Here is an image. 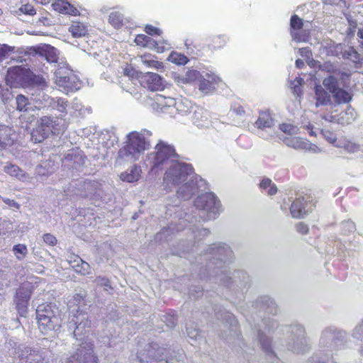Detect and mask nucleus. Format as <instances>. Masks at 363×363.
<instances>
[{
  "label": "nucleus",
  "mask_w": 363,
  "mask_h": 363,
  "mask_svg": "<svg viewBox=\"0 0 363 363\" xmlns=\"http://www.w3.org/2000/svg\"><path fill=\"white\" fill-rule=\"evenodd\" d=\"M108 22L115 28H119L123 23V15L118 11H113L109 15Z\"/></svg>",
  "instance_id": "44"
},
{
  "label": "nucleus",
  "mask_w": 363,
  "mask_h": 363,
  "mask_svg": "<svg viewBox=\"0 0 363 363\" xmlns=\"http://www.w3.org/2000/svg\"><path fill=\"white\" fill-rule=\"evenodd\" d=\"M69 31L74 38L85 36L87 33L86 26L80 22H73L69 28Z\"/></svg>",
  "instance_id": "37"
},
{
  "label": "nucleus",
  "mask_w": 363,
  "mask_h": 363,
  "mask_svg": "<svg viewBox=\"0 0 363 363\" xmlns=\"http://www.w3.org/2000/svg\"><path fill=\"white\" fill-rule=\"evenodd\" d=\"M290 338L287 342V349L294 353L303 354L309 349L304 328L298 324L289 328Z\"/></svg>",
  "instance_id": "13"
},
{
  "label": "nucleus",
  "mask_w": 363,
  "mask_h": 363,
  "mask_svg": "<svg viewBox=\"0 0 363 363\" xmlns=\"http://www.w3.org/2000/svg\"><path fill=\"white\" fill-rule=\"evenodd\" d=\"M283 142L286 146L296 150L308 151L314 153L320 152V148L317 145L300 137H286L283 139Z\"/></svg>",
  "instance_id": "20"
},
{
  "label": "nucleus",
  "mask_w": 363,
  "mask_h": 363,
  "mask_svg": "<svg viewBox=\"0 0 363 363\" xmlns=\"http://www.w3.org/2000/svg\"><path fill=\"white\" fill-rule=\"evenodd\" d=\"M61 130L59 128L58 119L51 116H43L40 121L36 129L32 133V140L35 143H40L51 133H58Z\"/></svg>",
  "instance_id": "16"
},
{
  "label": "nucleus",
  "mask_w": 363,
  "mask_h": 363,
  "mask_svg": "<svg viewBox=\"0 0 363 363\" xmlns=\"http://www.w3.org/2000/svg\"><path fill=\"white\" fill-rule=\"evenodd\" d=\"M151 136L152 133L146 129L129 133L126 135L125 145L118 152L116 162L121 165L139 160L144 152L150 147Z\"/></svg>",
  "instance_id": "2"
},
{
  "label": "nucleus",
  "mask_w": 363,
  "mask_h": 363,
  "mask_svg": "<svg viewBox=\"0 0 363 363\" xmlns=\"http://www.w3.org/2000/svg\"><path fill=\"white\" fill-rule=\"evenodd\" d=\"M68 107H69L68 101L65 99H63L61 97H55L53 99V101L50 106V109L56 110L59 113H61L63 114H67L68 113Z\"/></svg>",
  "instance_id": "36"
},
{
  "label": "nucleus",
  "mask_w": 363,
  "mask_h": 363,
  "mask_svg": "<svg viewBox=\"0 0 363 363\" xmlns=\"http://www.w3.org/2000/svg\"><path fill=\"white\" fill-rule=\"evenodd\" d=\"M343 147L350 153H355L359 150L360 145L353 141H347L345 143Z\"/></svg>",
  "instance_id": "56"
},
{
  "label": "nucleus",
  "mask_w": 363,
  "mask_h": 363,
  "mask_svg": "<svg viewBox=\"0 0 363 363\" xmlns=\"http://www.w3.org/2000/svg\"><path fill=\"white\" fill-rule=\"evenodd\" d=\"M140 61L144 65L147 66V67H152L157 70L163 68L162 63L157 60H155V59L151 57L150 55H144L141 56Z\"/></svg>",
  "instance_id": "41"
},
{
  "label": "nucleus",
  "mask_w": 363,
  "mask_h": 363,
  "mask_svg": "<svg viewBox=\"0 0 363 363\" xmlns=\"http://www.w3.org/2000/svg\"><path fill=\"white\" fill-rule=\"evenodd\" d=\"M217 316L218 318H223V314H218ZM223 319L225 320L227 323H229L230 327L232 328V330L236 331L238 327V321L233 314L228 312H225Z\"/></svg>",
  "instance_id": "50"
},
{
  "label": "nucleus",
  "mask_w": 363,
  "mask_h": 363,
  "mask_svg": "<svg viewBox=\"0 0 363 363\" xmlns=\"http://www.w3.org/2000/svg\"><path fill=\"white\" fill-rule=\"evenodd\" d=\"M16 14L21 15L22 13L27 14L29 16H34L36 12L33 6L30 4H26L22 5L18 11H14Z\"/></svg>",
  "instance_id": "54"
},
{
  "label": "nucleus",
  "mask_w": 363,
  "mask_h": 363,
  "mask_svg": "<svg viewBox=\"0 0 363 363\" xmlns=\"http://www.w3.org/2000/svg\"><path fill=\"white\" fill-rule=\"evenodd\" d=\"M307 201L303 196L297 197L291 203L290 207V212L291 216L294 218H301L307 213L306 206Z\"/></svg>",
  "instance_id": "28"
},
{
  "label": "nucleus",
  "mask_w": 363,
  "mask_h": 363,
  "mask_svg": "<svg viewBox=\"0 0 363 363\" xmlns=\"http://www.w3.org/2000/svg\"><path fill=\"white\" fill-rule=\"evenodd\" d=\"M347 333L333 328H326L322 333L319 342V350L329 354L333 358L335 352L344 347L347 341Z\"/></svg>",
  "instance_id": "6"
},
{
  "label": "nucleus",
  "mask_w": 363,
  "mask_h": 363,
  "mask_svg": "<svg viewBox=\"0 0 363 363\" xmlns=\"http://www.w3.org/2000/svg\"><path fill=\"white\" fill-rule=\"evenodd\" d=\"M66 363H97V357L94 352L93 343L90 341H82L76 352L71 355Z\"/></svg>",
  "instance_id": "17"
},
{
  "label": "nucleus",
  "mask_w": 363,
  "mask_h": 363,
  "mask_svg": "<svg viewBox=\"0 0 363 363\" xmlns=\"http://www.w3.org/2000/svg\"><path fill=\"white\" fill-rule=\"evenodd\" d=\"M145 32L148 35H160L162 33V31L159 28H155L150 25H147L145 27Z\"/></svg>",
  "instance_id": "61"
},
{
  "label": "nucleus",
  "mask_w": 363,
  "mask_h": 363,
  "mask_svg": "<svg viewBox=\"0 0 363 363\" xmlns=\"http://www.w3.org/2000/svg\"><path fill=\"white\" fill-rule=\"evenodd\" d=\"M290 25L292 38L294 40H304V36L306 35L302 34L301 35L299 33H297V30H300V28L303 27L305 22H303V20L296 15H294L291 18Z\"/></svg>",
  "instance_id": "32"
},
{
  "label": "nucleus",
  "mask_w": 363,
  "mask_h": 363,
  "mask_svg": "<svg viewBox=\"0 0 363 363\" xmlns=\"http://www.w3.org/2000/svg\"><path fill=\"white\" fill-rule=\"evenodd\" d=\"M193 173V168L191 164L178 160L172 162L167 167L164 175L163 180L165 187L171 189L179 186L182 183L186 182Z\"/></svg>",
  "instance_id": "7"
},
{
  "label": "nucleus",
  "mask_w": 363,
  "mask_h": 363,
  "mask_svg": "<svg viewBox=\"0 0 363 363\" xmlns=\"http://www.w3.org/2000/svg\"><path fill=\"white\" fill-rule=\"evenodd\" d=\"M321 48L328 55L336 56L348 60L357 65L363 60L361 55L352 47H347L341 43H336L332 40L327 39L322 42Z\"/></svg>",
  "instance_id": "12"
},
{
  "label": "nucleus",
  "mask_w": 363,
  "mask_h": 363,
  "mask_svg": "<svg viewBox=\"0 0 363 363\" xmlns=\"http://www.w3.org/2000/svg\"><path fill=\"white\" fill-rule=\"evenodd\" d=\"M55 83L59 89L64 93L77 91L81 83L78 77L71 70L67 63L62 61L55 71Z\"/></svg>",
  "instance_id": "9"
},
{
  "label": "nucleus",
  "mask_w": 363,
  "mask_h": 363,
  "mask_svg": "<svg viewBox=\"0 0 363 363\" xmlns=\"http://www.w3.org/2000/svg\"><path fill=\"white\" fill-rule=\"evenodd\" d=\"M351 335L354 339L363 342V320L354 328Z\"/></svg>",
  "instance_id": "52"
},
{
  "label": "nucleus",
  "mask_w": 363,
  "mask_h": 363,
  "mask_svg": "<svg viewBox=\"0 0 363 363\" xmlns=\"http://www.w3.org/2000/svg\"><path fill=\"white\" fill-rule=\"evenodd\" d=\"M259 189L268 196H273L277 192V187L270 179L264 178L259 183Z\"/></svg>",
  "instance_id": "35"
},
{
  "label": "nucleus",
  "mask_w": 363,
  "mask_h": 363,
  "mask_svg": "<svg viewBox=\"0 0 363 363\" xmlns=\"http://www.w3.org/2000/svg\"><path fill=\"white\" fill-rule=\"evenodd\" d=\"M191 121L199 128H208L211 125L209 113L201 108H196L194 110Z\"/></svg>",
  "instance_id": "24"
},
{
  "label": "nucleus",
  "mask_w": 363,
  "mask_h": 363,
  "mask_svg": "<svg viewBox=\"0 0 363 363\" xmlns=\"http://www.w3.org/2000/svg\"><path fill=\"white\" fill-rule=\"evenodd\" d=\"M167 60L177 65H186L189 60L186 56L177 52H172L168 57Z\"/></svg>",
  "instance_id": "43"
},
{
  "label": "nucleus",
  "mask_w": 363,
  "mask_h": 363,
  "mask_svg": "<svg viewBox=\"0 0 363 363\" xmlns=\"http://www.w3.org/2000/svg\"><path fill=\"white\" fill-rule=\"evenodd\" d=\"M164 349L159 347L157 345H150L147 352H140L138 358L140 363H167L164 361Z\"/></svg>",
  "instance_id": "19"
},
{
  "label": "nucleus",
  "mask_w": 363,
  "mask_h": 363,
  "mask_svg": "<svg viewBox=\"0 0 363 363\" xmlns=\"http://www.w3.org/2000/svg\"><path fill=\"white\" fill-rule=\"evenodd\" d=\"M208 269L222 284L229 288L235 285L241 290L247 287L249 279L247 273L243 271L232 273L228 269V264L233 259V252L227 244H213L208 247Z\"/></svg>",
  "instance_id": "1"
},
{
  "label": "nucleus",
  "mask_w": 363,
  "mask_h": 363,
  "mask_svg": "<svg viewBox=\"0 0 363 363\" xmlns=\"http://www.w3.org/2000/svg\"><path fill=\"white\" fill-rule=\"evenodd\" d=\"M3 170L11 177H16L21 182H27L29 179V176L28 174L24 172L18 166L11 163H6L4 166Z\"/></svg>",
  "instance_id": "29"
},
{
  "label": "nucleus",
  "mask_w": 363,
  "mask_h": 363,
  "mask_svg": "<svg viewBox=\"0 0 363 363\" xmlns=\"http://www.w3.org/2000/svg\"><path fill=\"white\" fill-rule=\"evenodd\" d=\"M15 52V47L7 44H0V63L8 58L11 53Z\"/></svg>",
  "instance_id": "47"
},
{
  "label": "nucleus",
  "mask_w": 363,
  "mask_h": 363,
  "mask_svg": "<svg viewBox=\"0 0 363 363\" xmlns=\"http://www.w3.org/2000/svg\"><path fill=\"white\" fill-rule=\"evenodd\" d=\"M85 110L81 102L75 99L73 100L71 106L68 107V113L74 117H78L84 115Z\"/></svg>",
  "instance_id": "40"
},
{
  "label": "nucleus",
  "mask_w": 363,
  "mask_h": 363,
  "mask_svg": "<svg viewBox=\"0 0 363 363\" xmlns=\"http://www.w3.org/2000/svg\"><path fill=\"white\" fill-rule=\"evenodd\" d=\"M2 201L6 204L8 205L10 208H16V209H18L19 208V204L16 202L14 200H12V199H8V198H3V197H1Z\"/></svg>",
  "instance_id": "63"
},
{
  "label": "nucleus",
  "mask_w": 363,
  "mask_h": 363,
  "mask_svg": "<svg viewBox=\"0 0 363 363\" xmlns=\"http://www.w3.org/2000/svg\"><path fill=\"white\" fill-rule=\"evenodd\" d=\"M196 81L199 82V89L203 94H208L214 89L213 85L218 83L219 78L213 74L206 73L205 76L201 74V78L197 79Z\"/></svg>",
  "instance_id": "26"
},
{
  "label": "nucleus",
  "mask_w": 363,
  "mask_h": 363,
  "mask_svg": "<svg viewBox=\"0 0 363 363\" xmlns=\"http://www.w3.org/2000/svg\"><path fill=\"white\" fill-rule=\"evenodd\" d=\"M16 109L19 111L27 112L32 109L31 103L28 99L22 94H19L16 98Z\"/></svg>",
  "instance_id": "39"
},
{
  "label": "nucleus",
  "mask_w": 363,
  "mask_h": 363,
  "mask_svg": "<svg viewBox=\"0 0 363 363\" xmlns=\"http://www.w3.org/2000/svg\"><path fill=\"white\" fill-rule=\"evenodd\" d=\"M178 155L171 145L160 140L155 145L154 150L147 154L145 164L150 167L151 172H157L159 170L167 167L172 162L177 161Z\"/></svg>",
  "instance_id": "4"
},
{
  "label": "nucleus",
  "mask_w": 363,
  "mask_h": 363,
  "mask_svg": "<svg viewBox=\"0 0 363 363\" xmlns=\"http://www.w3.org/2000/svg\"><path fill=\"white\" fill-rule=\"evenodd\" d=\"M264 309L269 313H277V306L274 301L268 297H264Z\"/></svg>",
  "instance_id": "55"
},
{
  "label": "nucleus",
  "mask_w": 363,
  "mask_h": 363,
  "mask_svg": "<svg viewBox=\"0 0 363 363\" xmlns=\"http://www.w3.org/2000/svg\"><path fill=\"white\" fill-rule=\"evenodd\" d=\"M95 282L98 285H101V286H105L106 287V290H107L108 288H111L109 281L107 279L104 278V277H97L95 279Z\"/></svg>",
  "instance_id": "62"
},
{
  "label": "nucleus",
  "mask_w": 363,
  "mask_h": 363,
  "mask_svg": "<svg viewBox=\"0 0 363 363\" xmlns=\"http://www.w3.org/2000/svg\"><path fill=\"white\" fill-rule=\"evenodd\" d=\"M303 80L301 78L296 77L291 84L294 94L298 96L301 92V84Z\"/></svg>",
  "instance_id": "58"
},
{
  "label": "nucleus",
  "mask_w": 363,
  "mask_h": 363,
  "mask_svg": "<svg viewBox=\"0 0 363 363\" xmlns=\"http://www.w3.org/2000/svg\"><path fill=\"white\" fill-rule=\"evenodd\" d=\"M319 67L320 69L326 71L329 73H335L337 70V67L329 62H326L323 65H320Z\"/></svg>",
  "instance_id": "59"
},
{
  "label": "nucleus",
  "mask_w": 363,
  "mask_h": 363,
  "mask_svg": "<svg viewBox=\"0 0 363 363\" xmlns=\"http://www.w3.org/2000/svg\"><path fill=\"white\" fill-rule=\"evenodd\" d=\"M342 230L345 235H347L355 230V224L351 220H347L342 223Z\"/></svg>",
  "instance_id": "57"
},
{
  "label": "nucleus",
  "mask_w": 363,
  "mask_h": 363,
  "mask_svg": "<svg viewBox=\"0 0 363 363\" xmlns=\"http://www.w3.org/2000/svg\"><path fill=\"white\" fill-rule=\"evenodd\" d=\"M13 346L11 354H13V363H60L57 359H45L39 351L33 350L23 345H18L16 342H9Z\"/></svg>",
  "instance_id": "10"
},
{
  "label": "nucleus",
  "mask_w": 363,
  "mask_h": 363,
  "mask_svg": "<svg viewBox=\"0 0 363 363\" xmlns=\"http://www.w3.org/2000/svg\"><path fill=\"white\" fill-rule=\"evenodd\" d=\"M206 189V181L193 173L186 182L177 186V195L183 200H189L193 195Z\"/></svg>",
  "instance_id": "15"
},
{
  "label": "nucleus",
  "mask_w": 363,
  "mask_h": 363,
  "mask_svg": "<svg viewBox=\"0 0 363 363\" xmlns=\"http://www.w3.org/2000/svg\"><path fill=\"white\" fill-rule=\"evenodd\" d=\"M53 99L54 98H52L45 94L42 93L41 94H40L38 95V96L35 99V101L43 108H50Z\"/></svg>",
  "instance_id": "46"
},
{
  "label": "nucleus",
  "mask_w": 363,
  "mask_h": 363,
  "mask_svg": "<svg viewBox=\"0 0 363 363\" xmlns=\"http://www.w3.org/2000/svg\"><path fill=\"white\" fill-rule=\"evenodd\" d=\"M315 106L327 105L330 102V96L320 86L315 87Z\"/></svg>",
  "instance_id": "33"
},
{
  "label": "nucleus",
  "mask_w": 363,
  "mask_h": 363,
  "mask_svg": "<svg viewBox=\"0 0 363 363\" xmlns=\"http://www.w3.org/2000/svg\"><path fill=\"white\" fill-rule=\"evenodd\" d=\"M39 330L43 334L48 335L56 330L61 325L58 308L55 304H41L36 310Z\"/></svg>",
  "instance_id": "5"
},
{
  "label": "nucleus",
  "mask_w": 363,
  "mask_h": 363,
  "mask_svg": "<svg viewBox=\"0 0 363 363\" xmlns=\"http://www.w3.org/2000/svg\"><path fill=\"white\" fill-rule=\"evenodd\" d=\"M43 241L51 246H54L57 243V239L56 238L50 233H46L43 235Z\"/></svg>",
  "instance_id": "60"
},
{
  "label": "nucleus",
  "mask_w": 363,
  "mask_h": 363,
  "mask_svg": "<svg viewBox=\"0 0 363 363\" xmlns=\"http://www.w3.org/2000/svg\"><path fill=\"white\" fill-rule=\"evenodd\" d=\"M70 263L72 267L76 271V272L83 275L89 274V264L87 262L83 261L80 257H76L73 261H70Z\"/></svg>",
  "instance_id": "34"
},
{
  "label": "nucleus",
  "mask_w": 363,
  "mask_h": 363,
  "mask_svg": "<svg viewBox=\"0 0 363 363\" xmlns=\"http://www.w3.org/2000/svg\"><path fill=\"white\" fill-rule=\"evenodd\" d=\"M194 206L197 209L206 213L208 219H214L222 210L220 201L211 192L199 196L194 201Z\"/></svg>",
  "instance_id": "14"
},
{
  "label": "nucleus",
  "mask_w": 363,
  "mask_h": 363,
  "mask_svg": "<svg viewBox=\"0 0 363 363\" xmlns=\"http://www.w3.org/2000/svg\"><path fill=\"white\" fill-rule=\"evenodd\" d=\"M13 252L18 260H22L27 255L28 249L25 245L18 244L13 246Z\"/></svg>",
  "instance_id": "49"
},
{
  "label": "nucleus",
  "mask_w": 363,
  "mask_h": 363,
  "mask_svg": "<svg viewBox=\"0 0 363 363\" xmlns=\"http://www.w3.org/2000/svg\"><path fill=\"white\" fill-rule=\"evenodd\" d=\"M135 42L137 45L143 47L152 48L156 45V42L154 41L150 37L143 34L138 35L135 37Z\"/></svg>",
  "instance_id": "45"
},
{
  "label": "nucleus",
  "mask_w": 363,
  "mask_h": 363,
  "mask_svg": "<svg viewBox=\"0 0 363 363\" xmlns=\"http://www.w3.org/2000/svg\"><path fill=\"white\" fill-rule=\"evenodd\" d=\"M34 289L32 282L27 281L21 285L16 291L15 302L16 309L21 315H24L27 311V306Z\"/></svg>",
  "instance_id": "18"
},
{
  "label": "nucleus",
  "mask_w": 363,
  "mask_h": 363,
  "mask_svg": "<svg viewBox=\"0 0 363 363\" xmlns=\"http://www.w3.org/2000/svg\"><path fill=\"white\" fill-rule=\"evenodd\" d=\"M274 125V121L271 116V113L269 111H260L259 113L258 118L255 123V126L261 131L259 134L261 135L262 138H267L262 132L263 131H269L270 133H274L273 128Z\"/></svg>",
  "instance_id": "23"
},
{
  "label": "nucleus",
  "mask_w": 363,
  "mask_h": 363,
  "mask_svg": "<svg viewBox=\"0 0 363 363\" xmlns=\"http://www.w3.org/2000/svg\"><path fill=\"white\" fill-rule=\"evenodd\" d=\"M333 95L336 102L338 104L347 103L352 99L350 94L347 91L339 87L333 93Z\"/></svg>",
  "instance_id": "42"
},
{
  "label": "nucleus",
  "mask_w": 363,
  "mask_h": 363,
  "mask_svg": "<svg viewBox=\"0 0 363 363\" xmlns=\"http://www.w3.org/2000/svg\"><path fill=\"white\" fill-rule=\"evenodd\" d=\"M37 52L50 63H57L59 62V51L54 47L50 45H43L37 48Z\"/></svg>",
  "instance_id": "27"
},
{
  "label": "nucleus",
  "mask_w": 363,
  "mask_h": 363,
  "mask_svg": "<svg viewBox=\"0 0 363 363\" xmlns=\"http://www.w3.org/2000/svg\"><path fill=\"white\" fill-rule=\"evenodd\" d=\"M53 9L60 13L77 16L79 13L77 8L65 0H57L52 4Z\"/></svg>",
  "instance_id": "30"
},
{
  "label": "nucleus",
  "mask_w": 363,
  "mask_h": 363,
  "mask_svg": "<svg viewBox=\"0 0 363 363\" xmlns=\"http://www.w3.org/2000/svg\"><path fill=\"white\" fill-rule=\"evenodd\" d=\"M155 101L162 112L168 113L173 117H175L177 114L182 116H186L191 113L192 108L191 101L186 99H175L163 95H157Z\"/></svg>",
  "instance_id": "8"
},
{
  "label": "nucleus",
  "mask_w": 363,
  "mask_h": 363,
  "mask_svg": "<svg viewBox=\"0 0 363 363\" xmlns=\"http://www.w3.org/2000/svg\"><path fill=\"white\" fill-rule=\"evenodd\" d=\"M296 228L297 231L303 235L306 234L309 230L308 226L302 222L298 223Z\"/></svg>",
  "instance_id": "64"
},
{
  "label": "nucleus",
  "mask_w": 363,
  "mask_h": 363,
  "mask_svg": "<svg viewBox=\"0 0 363 363\" xmlns=\"http://www.w3.org/2000/svg\"><path fill=\"white\" fill-rule=\"evenodd\" d=\"M201 78V73L196 69H189L184 74H175L174 80L178 86L193 84Z\"/></svg>",
  "instance_id": "25"
},
{
  "label": "nucleus",
  "mask_w": 363,
  "mask_h": 363,
  "mask_svg": "<svg viewBox=\"0 0 363 363\" xmlns=\"http://www.w3.org/2000/svg\"><path fill=\"white\" fill-rule=\"evenodd\" d=\"M308 363H333V358L329 354L318 350L308 359Z\"/></svg>",
  "instance_id": "38"
},
{
  "label": "nucleus",
  "mask_w": 363,
  "mask_h": 363,
  "mask_svg": "<svg viewBox=\"0 0 363 363\" xmlns=\"http://www.w3.org/2000/svg\"><path fill=\"white\" fill-rule=\"evenodd\" d=\"M142 169L139 165L133 164L126 172L121 173L120 178L123 182H134L139 180Z\"/></svg>",
  "instance_id": "31"
},
{
  "label": "nucleus",
  "mask_w": 363,
  "mask_h": 363,
  "mask_svg": "<svg viewBox=\"0 0 363 363\" xmlns=\"http://www.w3.org/2000/svg\"><path fill=\"white\" fill-rule=\"evenodd\" d=\"M324 86L332 94L338 88L337 80L334 76H329L323 80Z\"/></svg>",
  "instance_id": "48"
},
{
  "label": "nucleus",
  "mask_w": 363,
  "mask_h": 363,
  "mask_svg": "<svg viewBox=\"0 0 363 363\" xmlns=\"http://www.w3.org/2000/svg\"><path fill=\"white\" fill-rule=\"evenodd\" d=\"M280 130L286 134L292 136L298 133L299 128L291 124L283 123L280 125Z\"/></svg>",
  "instance_id": "53"
},
{
  "label": "nucleus",
  "mask_w": 363,
  "mask_h": 363,
  "mask_svg": "<svg viewBox=\"0 0 363 363\" xmlns=\"http://www.w3.org/2000/svg\"><path fill=\"white\" fill-rule=\"evenodd\" d=\"M259 327L257 337L262 350L265 353L267 359L270 363H274L278 358L272 348L271 340L267 333L272 334L278 327V323L274 319L267 318L262 320V325Z\"/></svg>",
  "instance_id": "11"
},
{
  "label": "nucleus",
  "mask_w": 363,
  "mask_h": 363,
  "mask_svg": "<svg viewBox=\"0 0 363 363\" xmlns=\"http://www.w3.org/2000/svg\"><path fill=\"white\" fill-rule=\"evenodd\" d=\"M357 118L355 111L350 107H347L345 111L341 112L340 114H331L325 116L323 118L325 121L333 123H337L342 125L351 124Z\"/></svg>",
  "instance_id": "22"
},
{
  "label": "nucleus",
  "mask_w": 363,
  "mask_h": 363,
  "mask_svg": "<svg viewBox=\"0 0 363 363\" xmlns=\"http://www.w3.org/2000/svg\"><path fill=\"white\" fill-rule=\"evenodd\" d=\"M312 28V24L309 21H306L305 25L303 27L300 28V30H297V33H299L301 35H305L306 38H304V40H295L297 42H306L308 41L309 37H310V33Z\"/></svg>",
  "instance_id": "51"
},
{
  "label": "nucleus",
  "mask_w": 363,
  "mask_h": 363,
  "mask_svg": "<svg viewBox=\"0 0 363 363\" xmlns=\"http://www.w3.org/2000/svg\"><path fill=\"white\" fill-rule=\"evenodd\" d=\"M141 84L151 91L162 90L164 88V81L157 74L148 72L141 77Z\"/></svg>",
  "instance_id": "21"
},
{
  "label": "nucleus",
  "mask_w": 363,
  "mask_h": 363,
  "mask_svg": "<svg viewBox=\"0 0 363 363\" xmlns=\"http://www.w3.org/2000/svg\"><path fill=\"white\" fill-rule=\"evenodd\" d=\"M84 296L82 294H75L73 298L69 301L68 307L72 310V315L67 323L69 330L72 331L74 337L77 340L82 339V336L86 334L91 326L86 313L81 309V304L84 303Z\"/></svg>",
  "instance_id": "3"
}]
</instances>
